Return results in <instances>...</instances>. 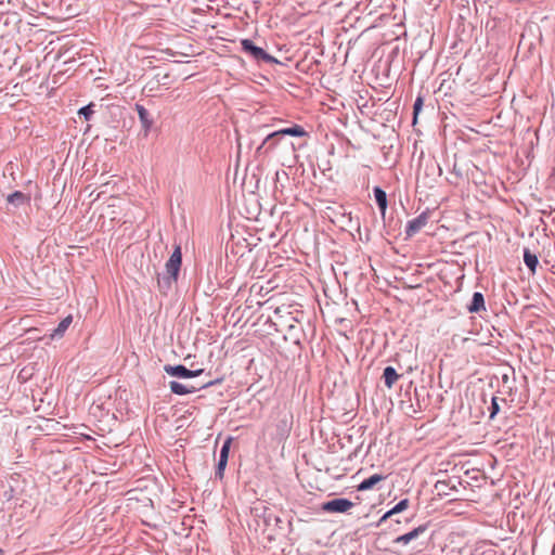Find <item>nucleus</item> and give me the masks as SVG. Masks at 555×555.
I'll use <instances>...</instances> for the list:
<instances>
[{
	"label": "nucleus",
	"instance_id": "1",
	"mask_svg": "<svg viewBox=\"0 0 555 555\" xmlns=\"http://www.w3.org/2000/svg\"><path fill=\"white\" fill-rule=\"evenodd\" d=\"M181 264L182 251L181 245L178 244L165 264L166 273L163 276L158 275L157 279L158 289L163 295H167L172 289L173 284L177 283Z\"/></svg>",
	"mask_w": 555,
	"mask_h": 555
},
{
	"label": "nucleus",
	"instance_id": "2",
	"mask_svg": "<svg viewBox=\"0 0 555 555\" xmlns=\"http://www.w3.org/2000/svg\"><path fill=\"white\" fill-rule=\"evenodd\" d=\"M276 321L273 322L278 332L284 333V338L294 344H299L302 326L300 322L291 313L286 312L281 308H276L275 311Z\"/></svg>",
	"mask_w": 555,
	"mask_h": 555
},
{
	"label": "nucleus",
	"instance_id": "3",
	"mask_svg": "<svg viewBox=\"0 0 555 555\" xmlns=\"http://www.w3.org/2000/svg\"><path fill=\"white\" fill-rule=\"evenodd\" d=\"M241 47L242 51L258 64H280L274 56L256 46L250 39H242Z\"/></svg>",
	"mask_w": 555,
	"mask_h": 555
},
{
	"label": "nucleus",
	"instance_id": "4",
	"mask_svg": "<svg viewBox=\"0 0 555 555\" xmlns=\"http://www.w3.org/2000/svg\"><path fill=\"white\" fill-rule=\"evenodd\" d=\"M285 135L308 137L309 133L304 129V127L295 124L292 127L283 128V129L276 130L272 133H269L266 137V142H270L275 139H284Z\"/></svg>",
	"mask_w": 555,
	"mask_h": 555
},
{
	"label": "nucleus",
	"instance_id": "5",
	"mask_svg": "<svg viewBox=\"0 0 555 555\" xmlns=\"http://www.w3.org/2000/svg\"><path fill=\"white\" fill-rule=\"evenodd\" d=\"M164 371L168 375L179 377V378H193V377L199 376L204 372L203 369L189 370L188 367H185L182 364H178V365L166 364L164 366Z\"/></svg>",
	"mask_w": 555,
	"mask_h": 555
},
{
	"label": "nucleus",
	"instance_id": "6",
	"mask_svg": "<svg viewBox=\"0 0 555 555\" xmlns=\"http://www.w3.org/2000/svg\"><path fill=\"white\" fill-rule=\"evenodd\" d=\"M353 506V503L344 498L333 499L323 504L322 508L328 513H346Z\"/></svg>",
	"mask_w": 555,
	"mask_h": 555
},
{
	"label": "nucleus",
	"instance_id": "7",
	"mask_svg": "<svg viewBox=\"0 0 555 555\" xmlns=\"http://www.w3.org/2000/svg\"><path fill=\"white\" fill-rule=\"evenodd\" d=\"M273 426V439L278 442H281L288 437L292 429V422L287 418L286 415H284L283 417L279 418Z\"/></svg>",
	"mask_w": 555,
	"mask_h": 555
},
{
	"label": "nucleus",
	"instance_id": "8",
	"mask_svg": "<svg viewBox=\"0 0 555 555\" xmlns=\"http://www.w3.org/2000/svg\"><path fill=\"white\" fill-rule=\"evenodd\" d=\"M428 222V214L422 212L416 218L409 220L405 225L406 237H412L418 233Z\"/></svg>",
	"mask_w": 555,
	"mask_h": 555
},
{
	"label": "nucleus",
	"instance_id": "9",
	"mask_svg": "<svg viewBox=\"0 0 555 555\" xmlns=\"http://www.w3.org/2000/svg\"><path fill=\"white\" fill-rule=\"evenodd\" d=\"M135 111L143 129V135L146 138L153 127L154 120L151 117L149 111L143 105L137 103Z\"/></svg>",
	"mask_w": 555,
	"mask_h": 555
},
{
	"label": "nucleus",
	"instance_id": "10",
	"mask_svg": "<svg viewBox=\"0 0 555 555\" xmlns=\"http://www.w3.org/2000/svg\"><path fill=\"white\" fill-rule=\"evenodd\" d=\"M427 527H428L427 525H421V526L416 527L415 529H413L412 531L397 537L393 540V543L406 545L410 542L416 540L421 534H423L427 530Z\"/></svg>",
	"mask_w": 555,
	"mask_h": 555
},
{
	"label": "nucleus",
	"instance_id": "11",
	"mask_svg": "<svg viewBox=\"0 0 555 555\" xmlns=\"http://www.w3.org/2000/svg\"><path fill=\"white\" fill-rule=\"evenodd\" d=\"M457 485H461L460 480H438L435 483V490L439 495H449L450 491H457Z\"/></svg>",
	"mask_w": 555,
	"mask_h": 555
},
{
	"label": "nucleus",
	"instance_id": "12",
	"mask_svg": "<svg viewBox=\"0 0 555 555\" xmlns=\"http://www.w3.org/2000/svg\"><path fill=\"white\" fill-rule=\"evenodd\" d=\"M467 310L470 313H478L481 310H486L485 297L480 292H475L473 294V298L470 300V304L467 306Z\"/></svg>",
	"mask_w": 555,
	"mask_h": 555
},
{
	"label": "nucleus",
	"instance_id": "13",
	"mask_svg": "<svg viewBox=\"0 0 555 555\" xmlns=\"http://www.w3.org/2000/svg\"><path fill=\"white\" fill-rule=\"evenodd\" d=\"M400 377L401 375L398 374L396 369L392 366H386L382 376L384 384L388 389H391Z\"/></svg>",
	"mask_w": 555,
	"mask_h": 555
},
{
	"label": "nucleus",
	"instance_id": "14",
	"mask_svg": "<svg viewBox=\"0 0 555 555\" xmlns=\"http://www.w3.org/2000/svg\"><path fill=\"white\" fill-rule=\"evenodd\" d=\"M373 193H374V197H375L376 204H377V206H378V208L380 210V214L384 217L385 214H386L387 205H388L387 194L379 186H375L373 189Z\"/></svg>",
	"mask_w": 555,
	"mask_h": 555
},
{
	"label": "nucleus",
	"instance_id": "15",
	"mask_svg": "<svg viewBox=\"0 0 555 555\" xmlns=\"http://www.w3.org/2000/svg\"><path fill=\"white\" fill-rule=\"evenodd\" d=\"M7 201L9 204L14 205L15 207H20L24 204H28L30 196L21 191H15L7 197Z\"/></svg>",
	"mask_w": 555,
	"mask_h": 555
},
{
	"label": "nucleus",
	"instance_id": "16",
	"mask_svg": "<svg viewBox=\"0 0 555 555\" xmlns=\"http://www.w3.org/2000/svg\"><path fill=\"white\" fill-rule=\"evenodd\" d=\"M169 387L172 393L180 396L195 392L198 389L197 387L194 386L188 387L176 380H171L169 383Z\"/></svg>",
	"mask_w": 555,
	"mask_h": 555
},
{
	"label": "nucleus",
	"instance_id": "17",
	"mask_svg": "<svg viewBox=\"0 0 555 555\" xmlns=\"http://www.w3.org/2000/svg\"><path fill=\"white\" fill-rule=\"evenodd\" d=\"M386 477L379 474H374L370 476L369 478L364 479L360 485L357 487L359 491H365L369 489H372L374 486H376L378 482L384 480Z\"/></svg>",
	"mask_w": 555,
	"mask_h": 555
},
{
	"label": "nucleus",
	"instance_id": "18",
	"mask_svg": "<svg viewBox=\"0 0 555 555\" xmlns=\"http://www.w3.org/2000/svg\"><path fill=\"white\" fill-rule=\"evenodd\" d=\"M524 262L527 266V268L534 273L537 270V267L539 264L538 256L534 253H531L530 249L525 248L524 249Z\"/></svg>",
	"mask_w": 555,
	"mask_h": 555
},
{
	"label": "nucleus",
	"instance_id": "19",
	"mask_svg": "<svg viewBox=\"0 0 555 555\" xmlns=\"http://www.w3.org/2000/svg\"><path fill=\"white\" fill-rule=\"evenodd\" d=\"M72 322H73L72 315L64 318L59 323V325L53 330V332L51 334V338L54 339V338L62 337L64 335V333L67 331V328L69 327Z\"/></svg>",
	"mask_w": 555,
	"mask_h": 555
},
{
	"label": "nucleus",
	"instance_id": "20",
	"mask_svg": "<svg viewBox=\"0 0 555 555\" xmlns=\"http://www.w3.org/2000/svg\"><path fill=\"white\" fill-rule=\"evenodd\" d=\"M282 141H283V139H275L270 142H266V139H264L263 142L261 143V145L257 149V151L260 152L261 150H264V153H269V152L273 151L279 144H281Z\"/></svg>",
	"mask_w": 555,
	"mask_h": 555
},
{
	"label": "nucleus",
	"instance_id": "21",
	"mask_svg": "<svg viewBox=\"0 0 555 555\" xmlns=\"http://www.w3.org/2000/svg\"><path fill=\"white\" fill-rule=\"evenodd\" d=\"M227 464H228L227 457L225 459L219 457L217 466H216V472H215V477L217 479H220V480L223 479Z\"/></svg>",
	"mask_w": 555,
	"mask_h": 555
},
{
	"label": "nucleus",
	"instance_id": "22",
	"mask_svg": "<svg viewBox=\"0 0 555 555\" xmlns=\"http://www.w3.org/2000/svg\"><path fill=\"white\" fill-rule=\"evenodd\" d=\"M93 103H90L78 111L79 116L83 117L85 120H90L94 114Z\"/></svg>",
	"mask_w": 555,
	"mask_h": 555
},
{
	"label": "nucleus",
	"instance_id": "23",
	"mask_svg": "<svg viewBox=\"0 0 555 555\" xmlns=\"http://www.w3.org/2000/svg\"><path fill=\"white\" fill-rule=\"evenodd\" d=\"M410 505V501L409 499H403L401 500L400 502H398L391 509H390V514H399L403 511H405Z\"/></svg>",
	"mask_w": 555,
	"mask_h": 555
},
{
	"label": "nucleus",
	"instance_id": "24",
	"mask_svg": "<svg viewBox=\"0 0 555 555\" xmlns=\"http://www.w3.org/2000/svg\"><path fill=\"white\" fill-rule=\"evenodd\" d=\"M231 443H232V438L229 437L222 444L221 449H220V452H219V457L221 459H225L229 460V453H230V448H231Z\"/></svg>",
	"mask_w": 555,
	"mask_h": 555
},
{
	"label": "nucleus",
	"instance_id": "25",
	"mask_svg": "<svg viewBox=\"0 0 555 555\" xmlns=\"http://www.w3.org/2000/svg\"><path fill=\"white\" fill-rule=\"evenodd\" d=\"M499 398L498 397H492L491 399V405L489 406V417L491 420H493L495 417V415L499 413L500 411V405H499Z\"/></svg>",
	"mask_w": 555,
	"mask_h": 555
},
{
	"label": "nucleus",
	"instance_id": "26",
	"mask_svg": "<svg viewBox=\"0 0 555 555\" xmlns=\"http://www.w3.org/2000/svg\"><path fill=\"white\" fill-rule=\"evenodd\" d=\"M422 107H423V99L421 96H417L414 102V105H413V116H414L413 121H414V124L416 122L417 115L422 111Z\"/></svg>",
	"mask_w": 555,
	"mask_h": 555
},
{
	"label": "nucleus",
	"instance_id": "27",
	"mask_svg": "<svg viewBox=\"0 0 555 555\" xmlns=\"http://www.w3.org/2000/svg\"><path fill=\"white\" fill-rule=\"evenodd\" d=\"M393 514H390V509L388 512H386L382 517L380 519L378 520V524L377 526H380L385 520H388V518H390Z\"/></svg>",
	"mask_w": 555,
	"mask_h": 555
},
{
	"label": "nucleus",
	"instance_id": "28",
	"mask_svg": "<svg viewBox=\"0 0 555 555\" xmlns=\"http://www.w3.org/2000/svg\"><path fill=\"white\" fill-rule=\"evenodd\" d=\"M452 173L456 176V178H462V172L461 170L457 168L456 164L453 165V168H452Z\"/></svg>",
	"mask_w": 555,
	"mask_h": 555
},
{
	"label": "nucleus",
	"instance_id": "29",
	"mask_svg": "<svg viewBox=\"0 0 555 555\" xmlns=\"http://www.w3.org/2000/svg\"><path fill=\"white\" fill-rule=\"evenodd\" d=\"M214 384H215V382H207V383L203 384L199 388H207Z\"/></svg>",
	"mask_w": 555,
	"mask_h": 555
},
{
	"label": "nucleus",
	"instance_id": "30",
	"mask_svg": "<svg viewBox=\"0 0 555 555\" xmlns=\"http://www.w3.org/2000/svg\"><path fill=\"white\" fill-rule=\"evenodd\" d=\"M552 177H553V178H554V180H555V169H554V170H553V172H552Z\"/></svg>",
	"mask_w": 555,
	"mask_h": 555
},
{
	"label": "nucleus",
	"instance_id": "31",
	"mask_svg": "<svg viewBox=\"0 0 555 555\" xmlns=\"http://www.w3.org/2000/svg\"><path fill=\"white\" fill-rule=\"evenodd\" d=\"M0 555H3V550L2 548H0Z\"/></svg>",
	"mask_w": 555,
	"mask_h": 555
}]
</instances>
